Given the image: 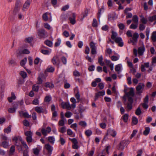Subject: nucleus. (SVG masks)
I'll return each mask as SVG.
<instances>
[{
  "mask_svg": "<svg viewBox=\"0 0 156 156\" xmlns=\"http://www.w3.org/2000/svg\"><path fill=\"white\" fill-rule=\"evenodd\" d=\"M11 126L9 125L5 129L4 132L7 133H9L11 131Z\"/></svg>",
  "mask_w": 156,
  "mask_h": 156,
  "instance_id": "obj_35",
  "label": "nucleus"
},
{
  "mask_svg": "<svg viewBox=\"0 0 156 156\" xmlns=\"http://www.w3.org/2000/svg\"><path fill=\"white\" fill-rule=\"evenodd\" d=\"M73 75L75 76H79L80 75L79 72L77 70H75L73 72Z\"/></svg>",
  "mask_w": 156,
  "mask_h": 156,
  "instance_id": "obj_57",
  "label": "nucleus"
},
{
  "mask_svg": "<svg viewBox=\"0 0 156 156\" xmlns=\"http://www.w3.org/2000/svg\"><path fill=\"white\" fill-rule=\"evenodd\" d=\"M35 110L38 113H43L46 114L47 113V111L46 109L42 107L37 106L35 107Z\"/></svg>",
  "mask_w": 156,
  "mask_h": 156,
  "instance_id": "obj_10",
  "label": "nucleus"
},
{
  "mask_svg": "<svg viewBox=\"0 0 156 156\" xmlns=\"http://www.w3.org/2000/svg\"><path fill=\"white\" fill-rule=\"evenodd\" d=\"M85 133L87 136H89L92 134V132L91 130H87L86 131Z\"/></svg>",
  "mask_w": 156,
  "mask_h": 156,
  "instance_id": "obj_48",
  "label": "nucleus"
},
{
  "mask_svg": "<svg viewBox=\"0 0 156 156\" xmlns=\"http://www.w3.org/2000/svg\"><path fill=\"white\" fill-rule=\"evenodd\" d=\"M96 44V43H94L93 41H91L90 43V46L91 49V53L93 55L97 53Z\"/></svg>",
  "mask_w": 156,
  "mask_h": 156,
  "instance_id": "obj_6",
  "label": "nucleus"
},
{
  "mask_svg": "<svg viewBox=\"0 0 156 156\" xmlns=\"http://www.w3.org/2000/svg\"><path fill=\"white\" fill-rule=\"evenodd\" d=\"M45 148L49 153H51L53 150V147L49 144H46L45 146Z\"/></svg>",
  "mask_w": 156,
  "mask_h": 156,
  "instance_id": "obj_21",
  "label": "nucleus"
},
{
  "mask_svg": "<svg viewBox=\"0 0 156 156\" xmlns=\"http://www.w3.org/2000/svg\"><path fill=\"white\" fill-rule=\"evenodd\" d=\"M141 113V110L140 106L137 108L135 112V114L136 115H140Z\"/></svg>",
  "mask_w": 156,
  "mask_h": 156,
  "instance_id": "obj_43",
  "label": "nucleus"
},
{
  "mask_svg": "<svg viewBox=\"0 0 156 156\" xmlns=\"http://www.w3.org/2000/svg\"><path fill=\"white\" fill-rule=\"evenodd\" d=\"M112 51L111 49L110 48H107L106 49L105 53L108 54L110 55L112 54Z\"/></svg>",
  "mask_w": 156,
  "mask_h": 156,
  "instance_id": "obj_52",
  "label": "nucleus"
},
{
  "mask_svg": "<svg viewBox=\"0 0 156 156\" xmlns=\"http://www.w3.org/2000/svg\"><path fill=\"white\" fill-rule=\"evenodd\" d=\"M128 115L127 114H125L124 115L121 119H122L123 120L126 122H127L128 119Z\"/></svg>",
  "mask_w": 156,
  "mask_h": 156,
  "instance_id": "obj_36",
  "label": "nucleus"
},
{
  "mask_svg": "<svg viewBox=\"0 0 156 156\" xmlns=\"http://www.w3.org/2000/svg\"><path fill=\"white\" fill-rule=\"evenodd\" d=\"M116 132L114 130L109 129L108 130L106 135L104 139L105 140L107 138V136L108 134H109L113 137H114L116 135Z\"/></svg>",
  "mask_w": 156,
  "mask_h": 156,
  "instance_id": "obj_7",
  "label": "nucleus"
},
{
  "mask_svg": "<svg viewBox=\"0 0 156 156\" xmlns=\"http://www.w3.org/2000/svg\"><path fill=\"white\" fill-rule=\"evenodd\" d=\"M115 42L118 44L119 46L122 47L123 45V43L121 38L120 37H117L114 40Z\"/></svg>",
  "mask_w": 156,
  "mask_h": 156,
  "instance_id": "obj_13",
  "label": "nucleus"
},
{
  "mask_svg": "<svg viewBox=\"0 0 156 156\" xmlns=\"http://www.w3.org/2000/svg\"><path fill=\"white\" fill-rule=\"evenodd\" d=\"M73 115V113L70 112H67L65 113V116L66 117L69 118L70 117Z\"/></svg>",
  "mask_w": 156,
  "mask_h": 156,
  "instance_id": "obj_45",
  "label": "nucleus"
},
{
  "mask_svg": "<svg viewBox=\"0 0 156 156\" xmlns=\"http://www.w3.org/2000/svg\"><path fill=\"white\" fill-rule=\"evenodd\" d=\"M20 75L23 78H25L27 77V73L24 71H21L20 73Z\"/></svg>",
  "mask_w": 156,
  "mask_h": 156,
  "instance_id": "obj_40",
  "label": "nucleus"
},
{
  "mask_svg": "<svg viewBox=\"0 0 156 156\" xmlns=\"http://www.w3.org/2000/svg\"><path fill=\"white\" fill-rule=\"evenodd\" d=\"M126 94L128 97V98H129V97H130V96L133 97L134 95L133 88H131L129 91V92L126 93Z\"/></svg>",
  "mask_w": 156,
  "mask_h": 156,
  "instance_id": "obj_18",
  "label": "nucleus"
},
{
  "mask_svg": "<svg viewBox=\"0 0 156 156\" xmlns=\"http://www.w3.org/2000/svg\"><path fill=\"white\" fill-rule=\"evenodd\" d=\"M58 61V57L57 56H54L52 59V62L54 65H57V63Z\"/></svg>",
  "mask_w": 156,
  "mask_h": 156,
  "instance_id": "obj_20",
  "label": "nucleus"
},
{
  "mask_svg": "<svg viewBox=\"0 0 156 156\" xmlns=\"http://www.w3.org/2000/svg\"><path fill=\"white\" fill-rule=\"evenodd\" d=\"M15 151V147L14 146L12 145L11 146L9 150V155L12 154Z\"/></svg>",
  "mask_w": 156,
  "mask_h": 156,
  "instance_id": "obj_31",
  "label": "nucleus"
},
{
  "mask_svg": "<svg viewBox=\"0 0 156 156\" xmlns=\"http://www.w3.org/2000/svg\"><path fill=\"white\" fill-rule=\"evenodd\" d=\"M32 133L30 131H26L25 133V135L27 136V137L32 136Z\"/></svg>",
  "mask_w": 156,
  "mask_h": 156,
  "instance_id": "obj_42",
  "label": "nucleus"
},
{
  "mask_svg": "<svg viewBox=\"0 0 156 156\" xmlns=\"http://www.w3.org/2000/svg\"><path fill=\"white\" fill-rule=\"evenodd\" d=\"M59 81H62L63 82L65 83L64 84V88L66 89H67L69 88L70 87V85L69 83H66L67 80L65 79V77L63 76V78H62V80L60 78H59Z\"/></svg>",
  "mask_w": 156,
  "mask_h": 156,
  "instance_id": "obj_15",
  "label": "nucleus"
},
{
  "mask_svg": "<svg viewBox=\"0 0 156 156\" xmlns=\"http://www.w3.org/2000/svg\"><path fill=\"white\" fill-rule=\"evenodd\" d=\"M37 34L40 38H44L48 36L47 33L43 29L38 30Z\"/></svg>",
  "mask_w": 156,
  "mask_h": 156,
  "instance_id": "obj_3",
  "label": "nucleus"
},
{
  "mask_svg": "<svg viewBox=\"0 0 156 156\" xmlns=\"http://www.w3.org/2000/svg\"><path fill=\"white\" fill-rule=\"evenodd\" d=\"M44 27L48 29V30H50L51 29V27L50 25H49L48 23H44Z\"/></svg>",
  "mask_w": 156,
  "mask_h": 156,
  "instance_id": "obj_63",
  "label": "nucleus"
},
{
  "mask_svg": "<svg viewBox=\"0 0 156 156\" xmlns=\"http://www.w3.org/2000/svg\"><path fill=\"white\" fill-rule=\"evenodd\" d=\"M69 139L73 143V144L72 145V147L74 149H78L79 148L78 144V142L75 138L73 139L69 138Z\"/></svg>",
  "mask_w": 156,
  "mask_h": 156,
  "instance_id": "obj_11",
  "label": "nucleus"
},
{
  "mask_svg": "<svg viewBox=\"0 0 156 156\" xmlns=\"http://www.w3.org/2000/svg\"><path fill=\"white\" fill-rule=\"evenodd\" d=\"M79 124L82 126L85 127L87 126V123L85 121H81L79 123Z\"/></svg>",
  "mask_w": 156,
  "mask_h": 156,
  "instance_id": "obj_59",
  "label": "nucleus"
},
{
  "mask_svg": "<svg viewBox=\"0 0 156 156\" xmlns=\"http://www.w3.org/2000/svg\"><path fill=\"white\" fill-rule=\"evenodd\" d=\"M92 26L94 27L97 26V20L95 19H94L93 20Z\"/></svg>",
  "mask_w": 156,
  "mask_h": 156,
  "instance_id": "obj_58",
  "label": "nucleus"
},
{
  "mask_svg": "<svg viewBox=\"0 0 156 156\" xmlns=\"http://www.w3.org/2000/svg\"><path fill=\"white\" fill-rule=\"evenodd\" d=\"M45 86L46 87H49L51 88H53L54 87L53 84L49 82L46 83Z\"/></svg>",
  "mask_w": 156,
  "mask_h": 156,
  "instance_id": "obj_38",
  "label": "nucleus"
},
{
  "mask_svg": "<svg viewBox=\"0 0 156 156\" xmlns=\"http://www.w3.org/2000/svg\"><path fill=\"white\" fill-rule=\"evenodd\" d=\"M58 124L59 126H63L64 125V119H61V120L59 121Z\"/></svg>",
  "mask_w": 156,
  "mask_h": 156,
  "instance_id": "obj_51",
  "label": "nucleus"
},
{
  "mask_svg": "<svg viewBox=\"0 0 156 156\" xmlns=\"http://www.w3.org/2000/svg\"><path fill=\"white\" fill-rule=\"evenodd\" d=\"M11 95V97H9L8 98V100L10 103L12 102V101L15 99L16 98V97L13 93H12Z\"/></svg>",
  "mask_w": 156,
  "mask_h": 156,
  "instance_id": "obj_22",
  "label": "nucleus"
},
{
  "mask_svg": "<svg viewBox=\"0 0 156 156\" xmlns=\"http://www.w3.org/2000/svg\"><path fill=\"white\" fill-rule=\"evenodd\" d=\"M138 37V34L137 33H135L133 34L132 38L133 39H137V38Z\"/></svg>",
  "mask_w": 156,
  "mask_h": 156,
  "instance_id": "obj_61",
  "label": "nucleus"
},
{
  "mask_svg": "<svg viewBox=\"0 0 156 156\" xmlns=\"http://www.w3.org/2000/svg\"><path fill=\"white\" fill-rule=\"evenodd\" d=\"M44 43L45 44L49 47H51L52 45V42L48 40H46Z\"/></svg>",
  "mask_w": 156,
  "mask_h": 156,
  "instance_id": "obj_34",
  "label": "nucleus"
},
{
  "mask_svg": "<svg viewBox=\"0 0 156 156\" xmlns=\"http://www.w3.org/2000/svg\"><path fill=\"white\" fill-rule=\"evenodd\" d=\"M133 102V99L131 97H129L128 98V102L127 104L126 108L128 111L130 110L132 108V104Z\"/></svg>",
  "mask_w": 156,
  "mask_h": 156,
  "instance_id": "obj_5",
  "label": "nucleus"
},
{
  "mask_svg": "<svg viewBox=\"0 0 156 156\" xmlns=\"http://www.w3.org/2000/svg\"><path fill=\"white\" fill-rule=\"evenodd\" d=\"M2 145L4 148H7L9 146L8 141H4L2 142Z\"/></svg>",
  "mask_w": 156,
  "mask_h": 156,
  "instance_id": "obj_28",
  "label": "nucleus"
},
{
  "mask_svg": "<svg viewBox=\"0 0 156 156\" xmlns=\"http://www.w3.org/2000/svg\"><path fill=\"white\" fill-rule=\"evenodd\" d=\"M66 127L64 126L62 127L60 130H59V132L62 133H63L66 132Z\"/></svg>",
  "mask_w": 156,
  "mask_h": 156,
  "instance_id": "obj_49",
  "label": "nucleus"
},
{
  "mask_svg": "<svg viewBox=\"0 0 156 156\" xmlns=\"http://www.w3.org/2000/svg\"><path fill=\"white\" fill-rule=\"evenodd\" d=\"M156 65V57H153L152 58V62L151 66H154Z\"/></svg>",
  "mask_w": 156,
  "mask_h": 156,
  "instance_id": "obj_50",
  "label": "nucleus"
},
{
  "mask_svg": "<svg viewBox=\"0 0 156 156\" xmlns=\"http://www.w3.org/2000/svg\"><path fill=\"white\" fill-rule=\"evenodd\" d=\"M111 58L112 61H115L118 60L119 58V56H112L111 57Z\"/></svg>",
  "mask_w": 156,
  "mask_h": 156,
  "instance_id": "obj_41",
  "label": "nucleus"
},
{
  "mask_svg": "<svg viewBox=\"0 0 156 156\" xmlns=\"http://www.w3.org/2000/svg\"><path fill=\"white\" fill-rule=\"evenodd\" d=\"M39 130L41 131L42 134L44 136H46L47 135V133H49L51 132V129L50 127L48 126L47 127L46 129L43 128L41 129H39Z\"/></svg>",
  "mask_w": 156,
  "mask_h": 156,
  "instance_id": "obj_9",
  "label": "nucleus"
},
{
  "mask_svg": "<svg viewBox=\"0 0 156 156\" xmlns=\"http://www.w3.org/2000/svg\"><path fill=\"white\" fill-rule=\"evenodd\" d=\"M61 43V40L60 39H57V41L56 42L55 44V47H58L59 45Z\"/></svg>",
  "mask_w": 156,
  "mask_h": 156,
  "instance_id": "obj_54",
  "label": "nucleus"
},
{
  "mask_svg": "<svg viewBox=\"0 0 156 156\" xmlns=\"http://www.w3.org/2000/svg\"><path fill=\"white\" fill-rule=\"evenodd\" d=\"M151 38L153 42H155L156 41V31H154L152 33Z\"/></svg>",
  "mask_w": 156,
  "mask_h": 156,
  "instance_id": "obj_23",
  "label": "nucleus"
},
{
  "mask_svg": "<svg viewBox=\"0 0 156 156\" xmlns=\"http://www.w3.org/2000/svg\"><path fill=\"white\" fill-rule=\"evenodd\" d=\"M8 63L10 65H15L16 64L15 60L12 59H11L9 60Z\"/></svg>",
  "mask_w": 156,
  "mask_h": 156,
  "instance_id": "obj_29",
  "label": "nucleus"
},
{
  "mask_svg": "<svg viewBox=\"0 0 156 156\" xmlns=\"http://www.w3.org/2000/svg\"><path fill=\"white\" fill-rule=\"evenodd\" d=\"M33 39V38L31 37H29L26 38L25 39V41L27 42L30 43L32 41Z\"/></svg>",
  "mask_w": 156,
  "mask_h": 156,
  "instance_id": "obj_60",
  "label": "nucleus"
},
{
  "mask_svg": "<svg viewBox=\"0 0 156 156\" xmlns=\"http://www.w3.org/2000/svg\"><path fill=\"white\" fill-rule=\"evenodd\" d=\"M30 4V2L29 0H27L25 2L22 8L23 10V11H26L29 7Z\"/></svg>",
  "mask_w": 156,
  "mask_h": 156,
  "instance_id": "obj_12",
  "label": "nucleus"
},
{
  "mask_svg": "<svg viewBox=\"0 0 156 156\" xmlns=\"http://www.w3.org/2000/svg\"><path fill=\"white\" fill-rule=\"evenodd\" d=\"M145 26L143 24H140L139 27V30L141 31L144 30L145 28Z\"/></svg>",
  "mask_w": 156,
  "mask_h": 156,
  "instance_id": "obj_56",
  "label": "nucleus"
},
{
  "mask_svg": "<svg viewBox=\"0 0 156 156\" xmlns=\"http://www.w3.org/2000/svg\"><path fill=\"white\" fill-rule=\"evenodd\" d=\"M117 35L118 34L116 32L114 31H112V35L111 36L112 39L114 40L115 39V38H117Z\"/></svg>",
  "mask_w": 156,
  "mask_h": 156,
  "instance_id": "obj_30",
  "label": "nucleus"
},
{
  "mask_svg": "<svg viewBox=\"0 0 156 156\" xmlns=\"http://www.w3.org/2000/svg\"><path fill=\"white\" fill-rule=\"evenodd\" d=\"M148 20L151 22H152L153 21H155L154 24L156 23V15L152 16H150L148 17Z\"/></svg>",
  "mask_w": 156,
  "mask_h": 156,
  "instance_id": "obj_25",
  "label": "nucleus"
},
{
  "mask_svg": "<svg viewBox=\"0 0 156 156\" xmlns=\"http://www.w3.org/2000/svg\"><path fill=\"white\" fill-rule=\"evenodd\" d=\"M118 27L120 30H123L125 27V25L122 23H120L118 24Z\"/></svg>",
  "mask_w": 156,
  "mask_h": 156,
  "instance_id": "obj_62",
  "label": "nucleus"
},
{
  "mask_svg": "<svg viewBox=\"0 0 156 156\" xmlns=\"http://www.w3.org/2000/svg\"><path fill=\"white\" fill-rule=\"evenodd\" d=\"M17 108V107H15L13 108H9L8 111L10 113H13L15 112L16 109Z\"/></svg>",
  "mask_w": 156,
  "mask_h": 156,
  "instance_id": "obj_32",
  "label": "nucleus"
},
{
  "mask_svg": "<svg viewBox=\"0 0 156 156\" xmlns=\"http://www.w3.org/2000/svg\"><path fill=\"white\" fill-rule=\"evenodd\" d=\"M22 4V0H16L15 3V6L13 12L16 14L18 10V8H20Z\"/></svg>",
  "mask_w": 156,
  "mask_h": 156,
  "instance_id": "obj_8",
  "label": "nucleus"
},
{
  "mask_svg": "<svg viewBox=\"0 0 156 156\" xmlns=\"http://www.w3.org/2000/svg\"><path fill=\"white\" fill-rule=\"evenodd\" d=\"M150 131V128L149 127H146L145 128V130L143 132V134L146 136L149 133Z\"/></svg>",
  "mask_w": 156,
  "mask_h": 156,
  "instance_id": "obj_27",
  "label": "nucleus"
},
{
  "mask_svg": "<svg viewBox=\"0 0 156 156\" xmlns=\"http://www.w3.org/2000/svg\"><path fill=\"white\" fill-rule=\"evenodd\" d=\"M5 81L4 79H1L0 80V99L2 98L3 96L2 93L4 91Z\"/></svg>",
  "mask_w": 156,
  "mask_h": 156,
  "instance_id": "obj_2",
  "label": "nucleus"
},
{
  "mask_svg": "<svg viewBox=\"0 0 156 156\" xmlns=\"http://www.w3.org/2000/svg\"><path fill=\"white\" fill-rule=\"evenodd\" d=\"M128 142V141L126 140L122 141L120 143L118 149L120 150H123Z\"/></svg>",
  "mask_w": 156,
  "mask_h": 156,
  "instance_id": "obj_14",
  "label": "nucleus"
},
{
  "mask_svg": "<svg viewBox=\"0 0 156 156\" xmlns=\"http://www.w3.org/2000/svg\"><path fill=\"white\" fill-rule=\"evenodd\" d=\"M140 21L143 24H146L147 23V20L144 17H142L141 20Z\"/></svg>",
  "mask_w": 156,
  "mask_h": 156,
  "instance_id": "obj_55",
  "label": "nucleus"
},
{
  "mask_svg": "<svg viewBox=\"0 0 156 156\" xmlns=\"http://www.w3.org/2000/svg\"><path fill=\"white\" fill-rule=\"evenodd\" d=\"M144 87V85L143 83H139L136 87V94H140L143 92Z\"/></svg>",
  "mask_w": 156,
  "mask_h": 156,
  "instance_id": "obj_4",
  "label": "nucleus"
},
{
  "mask_svg": "<svg viewBox=\"0 0 156 156\" xmlns=\"http://www.w3.org/2000/svg\"><path fill=\"white\" fill-rule=\"evenodd\" d=\"M67 134L69 136H72L74 137L75 134L73 133V132L70 129H68L67 130Z\"/></svg>",
  "mask_w": 156,
  "mask_h": 156,
  "instance_id": "obj_33",
  "label": "nucleus"
},
{
  "mask_svg": "<svg viewBox=\"0 0 156 156\" xmlns=\"http://www.w3.org/2000/svg\"><path fill=\"white\" fill-rule=\"evenodd\" d=\"M133 21L135 23L138 24V17L136 15H134L132 19Z\"/></svg>",
  "mask_w": 156,
  "mask_h": 156,
  "instance_id": "obj_37",
  "label": "nucleus"
},
{
  "mask_svg": "<svg viewBox=\"0 0 156 156\" xmlns=\"http://www.w3.org/2000/svg\"><path fill=\"white\" fill-rule=\"evenodd\" d=\"M13 141L15 142V145L18 147H20L21 150H22V147L21 145L19 144H18V136H15L12 139Z\"/></svg>",
  "mask_w": 156,
  "mask_h": 156,
  "instance_id": "obj_19",
  "label": "nucleus"
},
{
  "mask_svg": "<svg viewBox=\"0 0 156 156\" xmlns=\"http://www.w3.org/2000/svg\"><path fill=\"white\" fill-rule=\"evenodd\" d=\"M76 15L75 13H73L72 16L69 18L70 23L72 24H74L76 23Z\"/></svg>",
  "mask_w": 156,
  "mask_h": 156,
  "instance_id": "obj_17",
  "label": "nucleus"
},
{
  "mask_svg": "<svg viewBox=\"0 0 156 156\" xmlns=\"http://www.w3.org/2000/svg\"><path fill=\"white\" fill-rule=\"evenodd\" d=\"M28 149H26V150L24 151L23 153V156H29L28 154Z\"/></svg>",
  "mask_w": 156,
  "mask_h": 156,
  "instance_id": "obj_64",
  "label": "nucleus"
},
{
  "mask_svg": "<svg viewBox=\"0 0 156 156\" xmlns=\"http://www.w3.org/2000/svg\"><path fill=\"white\" fill-rule=\"evenodd\" d=\"M138 26V24H134L132 23L130 26V28L133 29H136Z\"/></svg>",
  "mask_w": 156,
  "mask_h": 156,
  "instance_id": "obj_47",
  "label": "nucleus"
},
{
  "mask_svg": "<svg viewBox=\"0 0 156 156\" xmlns=\"http://www.w3.org/2000/svg\"><path fill=\"white\" fill-rule=\"evenodd\" d=\"M51 99V97L47 96H46L44 98V101L46 102H49Z\"/></svg>",
  "mask_w": 156,
  "mask_h": 156,
  "instance_id": "obj_53",
  "label": "nucleus"
},
{
  "mask_svg": "<svg viewBox=\"0 0 156 156\" xmlns=\"http://www.w3.org/2000/svg\"><path fill=\"white\" fill-rule=\"evenodd\" d=\"M48 140L51 144H53L55 143V139L53 136H50L48 137Z\"/></svg>",
  "mask_w": 156,
  "mask_h": 156,
  "instance_id": "obj_24",
  "label": "nucleus"
},
{
  "mask_svg": "<svg viewBox=\"0 0 156 156\" xmlns=\"http://www.w3.org/2000/svg\"><path fill=\"white\" fill-rule=\"evenodd\" d=\"M138 121L137 119L135 117H133L132 118V123L135 125L137 123Z\"/></svg>",
  "mask_w": 156,
  "mask_h": 156,
  "instance_id": "obj_44",
  "label": "nucleus"
},
{
  "mask_svg": "<svg viewBox=\"0 0 156 156\" xmlns=\"http://www.w3.org/2000/svg\"><path fill=\"white\" fill-rule=\"evenodd\" d=\"M48 12H46L43 14L42 18L43 20L45 21H47L48 20Z\"/></svg>",
  "mask_w": 156,
  "mask_h": 156,
  "instance_id": "obj_26",
  "label": "nucleus"
},
{
  "mask_svg": "<svg viewBox=\"0 0 156 156\" xmlns=\"http://www.w3.org/2000/svg\"><path fill=\"white\" fill-rule=\"evenodd\" d=\"M105 91L102 90L101 91L98 92L95 94V100H97L98 98L102 96H103L105 95Z\"/></svg>",
  "mask_w": 156,
  "mask_h": 156,
  "instance_id": "obj_16",
  "label": "nucleus"
},
{
  "mask_svg": "<svg viewBox=\"0 0 156 156\" xmlns=\"http://www.w3.org/2000/svg\"><path fill=\"white\" fill-rule=\"evenodd\" d=\"M27 59V58H26L21 60L20 62V65L23 66L26 63Z\"/></svg>",
  "mask_w": 156,
  "mask_h": 156,
  "instance_id": "obj_39",
  "label": "nucleus"
},
{
  "mask_svg": "<svg viewBox=\"0 0 156 156\" xmlns=\"http://www.w3.org/2000/svg\"><path fill=\"white\" fill-rule=\"evenodd\" d=\"M75 97L77 100V102H79L80 101V95L79 92L78 91L75 94Z\"/></svg>",
  "mask_w": 156,
  "mask_h": 156,
  "instance_id": "obj_46",
  "label": "nucleus"
},
{
  "mask_svg": "<svg viewBox=\"0 0 156 156\" xmlns=\"http://www.w3.org/2000/svg\"><path fill=\"white\" fill-rule=\"evenodd\" d=\"M145 50V48L144 45L141 47H139L137 50L136 48L133 49V54L135 56H136L137 55V51L138 52L139 55L140 56H142L143 55V54Z\"/></svg>",
  "mask_w": 156,
  "mask_h": 156,
  "instance_id": "obj_1",
  "label": "nucleus"
}]
</instances>
